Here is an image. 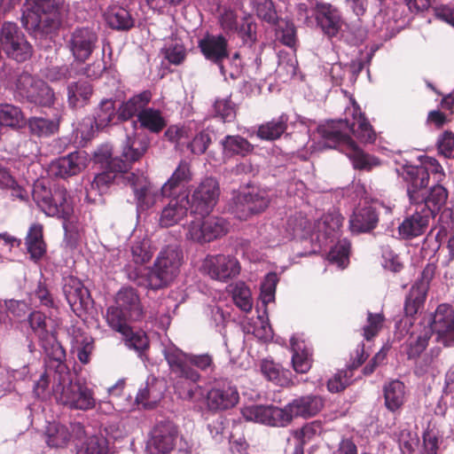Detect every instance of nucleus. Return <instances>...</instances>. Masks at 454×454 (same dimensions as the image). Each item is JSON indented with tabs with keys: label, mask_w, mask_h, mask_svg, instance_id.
<instances>
[{
	"label": "nucleus",
	"mask_w": 454,
	"mask_h": 454,
	"mask_svg": "<svg viewBox=\"0 0 454 454\" xmlns=\"http://www.w3.org/2000/svg\"><path fill=\"white\" fill-rule=\"evenodd\" d=\"M164 357L170 373L174 376L175 392L185 401H194L198 391L200 390L198 383L201 380V375L190 362L188 353L178 348H170L165 350Z\"/></svg>",
	"instance_id": "nucleus-4"
},
{
	"label": "nucleus",
	"mask_w": 454,
	"mask_h": 454,
	"mask_svg": "<svg viewBox=\"0 0 454 454\" xmlns=\"http://www.w3.org/2000/svg\"><path fill=\"white\" fill-rule=\"evenodd\" d=\"M239 402V394L236 386L228 380L216 381L206 395L207 408L216 413L234 408Z\"/></svg>",
	"instance_id": "nucleus-11"
},
{
	"label": "nucleus",
	"mask_w": 454,
	"mask_h": 454,
	"mask_svg": "<svg viewBox=\"0 0 454 454\" xmlns=\"http://www.w3.org/2000/svg\"><path fill=\"white\" fill-rule=\"evenodd\" d=\"M115 303L122 309L129 319L140 321L144 317V309L137 291L131 287H122L115 297Z\"/></svg>",
	"instance_id": "nucleus-28"
},
{
	"label": "nucleus",
	"mask_w": 454,
	"mask_h": 454,
	"mask_svg": "<svg viewBox=\"0 0 454 454\" xmlns=\"http://www.w3.org/2000/svg\"><path fill=\"white\" fill-rule=\"evenodd\" d=\"M351 243L348 239H343L331 248L328 254V260L336 263L339 267L345 268L349 262Z\"/></svg>",
	"instance_id": "nucleus-49"
},
{
	"label": "nucleus",
	"mask_w": 454,
	"mask_h": 454,
	"mask_svg": "<svg viewBox=\"0 0 454 454\" xmlns=\"http://www.w3.org/2000/svg\"><path fill=\"white\" fill-rule=\"evenodd\" d=\"M75 454H107L106 441L96 435L87 437L80 444L75 443Z\"/></svg>",
	"instance_id": "nucleus-54"
},
{
	"label": "nucleus",
	"mask_w": 454,
	"mask_h": 454,
	"mask_svg": "<svg viewBox=\"0 0 454 454\" xmlns=\"http://www.w3.org/2000/svg\"><path fill=\"white\" fill-rule=\"evenodd\" d=\"M125 177L134 192L138 209L145 211L152 207L156 202V192L153 190L150 182L144 175L128 173Z\"/></svg>",
	"instance_id": "nucleus-23"
},
{
	"label": "nucleus",
	"mask_w": 454,
	"mask_h": 454,
	"mask_svg": "<svg viewBox=\"0 0 454 454\" xmlns=\"http://www.w3.org/2000/svg\"><path fill=\"white\" fill-rule=\"evenodd\" d=\"M343 153L350 159L355 169L371 171L380 165L379 158L364 153L356 142L345 145Z\"/></svg>",
	"instance_id": "nucleus-33"
},
{
	"label": "nucleus",
	"mask_w": 454,
	"mask_h": 454,
	"mask_svg": "<svg viewBox=\"0 0 454 454\" xmlns=\"http://www.w3.org/2000/svg\"><path fill=\"white\" fill-rule=\"evenodd\" d=\"M239 23L237 12L231 9H225L218 19L220 27L226 35L235 34Z\"/></svg>",
	"instance_id": "nucleus-59"
},
{
	"label": "nucleus",
	"mask_w": 454,
	"mask_h": 454,
	"mask_svg": "<svg viewBox=\"0 0 454 454\" xmlns=\"http://www.w3.org/2000/svg\"><path fill=\"white\" fill-rule=\"evenodd\" d=\"M192 180L191 164L181 160L171 176L162 185L160 194L162 197L171 198L177 196L179 191Z\"/></svg>",
	"instance_id": "nucleus-26"
},
{
	"label": "nucleus",
	"mask_w": 454,
	"mask_h": 454,
	"mask_svg": "<svg viewBox=\"0 0 454 454\" xmlns=\"http://www.w3.org/2000/svg\"><path fill=\"white\" fill-rule=\"evenodd\" d=\"M63 293L71 309L77 315L92 308L93 300L82 282L74 276L63 279Z\"/></svg>",
	"instance_id": "nucleus-16"
},
{
	"label": "nucleus",
	"mask_w": 454,
	"mask_h": 454,
	"mask_svg": "<svg viewBox=\"0 0 454 454\" xmlns=\"http://www.w3.org/2000/svg\"><path fill=\"white\" fill-rule=\"evenodd\" d=\"M59 122L60 119L58 117L48 119L33 116L27 121V126L30 135L37 137H48L59 131Z\"/></svg>",
	"instance_id": "nucleus-40"
},
{
	"label": "nucleus",
	"mask_w": 454,
	"mask_h": 454,
	"mask_svg": "<svg viewBox=\"0 0 454 454\" xmlns=\"http://www.w3.org/2000/svg\"><path fill=\"white\" fill-rule=\"evenodd\" d=\"M25 245L30 258L37 262L46 253V244L43 240V226L39 223L33 224L26 237Z\"/></svg>",
	"instance_id": "nucleus-37"
},
{
	"label": "nucleus",
	"mask_w": 454,
	"mask_h": 454,
	"mask_svg": "<svg viewBox=\"0 0 454 454\" xmlns=\"http://www.w3.org/2000/svg\"><path fill=\"white\" fill-rule=\"evenodd\" d=\"M177 434V427L173 423H159L155 427L152 437V446L157 450V454H168L173 450Z\"/></svg>",
	"instance_id": "nucleus-25"
},
{
	"label": "nucleus",
	"mask_w": 454,
	"mask_h": 454,
	"mask_svg": "<svg viewBox=\"0 0 454 454\" xmlns=\"http://www.w3.org/2000/svg\"><path fill=\"white\" fill-rule=\"evenodd\" d=\"M454 324V310L449 304L438 305L432 316L430 326L440 337Z\"/></svg>",
	"instance_id": "nucleus-43"
},
{
	"label": "nucleus",
	"mask_w": 454,
	"mask_h": 454,
	"mask_svg": "<svg viewBox=\"0 0 454 454\" xmlns=\"http://www.w3.org/2000/svg\"><path fill=\"white\" fill-rule=\"evenodd\" d=\"M168 204L161 210L160 224L162 227H170L178 223L188 212L190 199L187 194L172 196Z\"/></svg>",
	"instance_id": "nucleus-24"
},
{
	"label": "nucleus",
	"mask_w": 454,
	"mask_h": 454,
	"mask_svg": "<svg viewBox=\"0 0 454 454\" xmlns=\"http://www.w3.org/2000/svg\"><path fill=\"white\" fill-rule=\"evenodd\" d=\"M205 215L195 217L187 226L186 238L199 244L207 243Z\"/></svg>",
	"instance_id": "nucleus-56"
},
{
	"label": "nucleus",
	"mask_w": 454,
	"mask_h": 454,
	"mask_svg": "<svg viewBox=\"0 0 454 454\" xmlns=\"http://www.w3.org/2000/svg\"><path fill=\"white\" fill-rule=\"evenodd\" d=\"M98 42V34L92 27H81L71 32L67 45L74 60L84 63L97 48Z\"/></svg>",
	"instance_id": "nucleus-14"
},
{
	"label": "nucleus",
	"mask_w": 454,
	"mask_h": 454,
	"mask_svg": "<svg viewBox=\"0 0 454 454\" xmlns=\"http://www.w3.org/2000/svg\"><path fill=\"white\" fill-rule=\"evenodd\" d=\"M235 34L242 39L244 43L252 45L256 41V24L251 18L244 17L241 19Z\"/></svg>",
	"instance_id": "nucleus-58"
},
{
	"label": "nucleus",
	"mask_w": 454,
	"mask_h": 454,
	"mask_svg": "<svg viewBox=\"0 0 454 454\" xmlns=\"http://www.w3.org/2000/svg\"><path fill=\"white\" fill-rule=\"evenodd\" d=\"M261 371L264 377L280 387H290L294 385L292 372L282 368L278 364L270 360H263L261 364Z\"/></svg>",
	"instance_id": "nucleus-42"
},
{
	"label": "nucleus",
	"mask_w": 454,
	"mask_h": 454,
	"mask_svg": "<svg viewBox=\"0 0 454 454\" xmlns=\"http://www.w3.org/2000/svg\"><path fill=\"white\" fill-rule=\"evenodd\" d=\"M203 267L212 278L220 281L233 278L240 272L239 261L231 255H209L205 259Z\"/></svg>",
	"instance_id": "nucleus-19"
},
{
	"label": "nucleus",
	"mask_w": 454,
	"mask_h": 454,
	"mask_svg": "<svg viewBox=\"0 0 454 454\" xmlns=\"http://www.w3.org/2000/svg\"><path fill=\"white\" fill-rule=\"evenodd\" d=\"M444 178L442 167L433 157L426 156L420 165L407 167L403 179L411 203L425 205L431 210L432 217H434L446 205L449 198L448 190L439 184Z\"/></svg>",
	"instance_id": "nucleus-1"
},
{
	"label": "nucleus",
	"mask_w": 454,
	"mask_h": 454,
	"mask_svg": "<svg viewBox=\"0 0 454 454\" xmlns=\"http://www.w3.org/2000/svg\"><path fill=\"white\" fill-rule=\"evenodd\" d=\"M128 320L129 319V316L121 309L117 304L115 306H111L106 310V321L110 327L121 333L129 327L128 325Z\"/></svg>",
	"instance_id": "nucleus-50"
},
{
	"label": "nucleus",
	"mask_w": 454,
	"mask_h": 454,
	"mask_svg": "<svg viewBox=\"0 0 454 454\" xmlns=\"http://www.w3.org/2000/svg\"><path fill=\"white\" fill-rule=\"evenodd\" d=\"M353 374L350 370H342L335 373L333 378L327 381V389L331 393H339L344 390L349 384Z\"/></svg>",
	"instance_id": "nucleus-60"
},
{
	"label": "nucleus",
	"mask_w": 454,
	"mask_h": 454,
	"mask_svg": "<svg viewBox=\"0 0 454 454\" xmlns=\"http://www.w3.org/2000/svg\"><path fill=\"white\" fill-rule=\"evenodd\" d=\"M0 43L4 53L17 62H25L32 56V46L16 23L4 22L3 24Z\"/></svg>",
	"instance_id": "nucleus-10"
},
{
	"label": "nucleus",
	"mask_w": 454,
	"mask_h": 454,
	"mask_svg": "<svg viewBox=\"0 0 454 454\" xmlns=\"http://www.w3.org/2000/svg\"><path fill=\"white\" fill-rule=\"evenodd\" d=\"M425 284L413 285L405 298L404 313L407 317H414L423 308L427 298Z\"/></svg>",
	"instance_id": "nucleus-45"
},
{
	"label": "nucleus",
	"mask_w": 454,
	"mask_h": 454,
	"mask_svg": "<svg viewBox=\"0 0 454 454\" xmlns=\"http://www.w3.org/2000/svg\"><path fill=\"white\" fill-rule=\"evenodd\" d=\"M215 113L223 121H231L236 116L234 103L229 98L217 99L214 105Z\"/></svg>",
	"instance_id": "nucleus-61"
},
{
	"label": "nucleus",
	"mask_w": 454,
	"mask_h": 454,
	"mask_svg": "<svg viewBox=\"0 0 454 454\" xmlns=\"http://www.w3.org/2000/svg\"><path fill=\"white\" fill-rule=\"evenodd\" d=\"M289 117L286 114L273 118L259 125L256 136L266 141H273L281 137L288 127Z\"/></svg>",
	"instance_id": "nucleus-34"
},
{
	"label": "nucleus",
	"mask_w": 454,
	"mask_h": 454,
	"mask_svg": "<svg viewBox=\"0 0 454 454\" xmlns=\"http://www.w3.org/2000/svg\"><path fill=\"white\" fill-rule=\"evenodd\" d=\"M190 362L192 363L193 367L205 372H212L215 369L214 357L208 353L205 354H192L188 353Z\"/></svg>",
	"instance_id": "nucleus-63"
},
{
	"label": "nucleus",
	"mask_w": 454,
	"mask_h": 454,
	"mask_svg": "<svg viewBox=\"0 0 454 454\" xmlns=\"http://www.w3.org/2000/svg\"><path fill=\"white\" fill-rule=\"evenodd\" d=\"M253 8L257 17L270 24L275 25L278 21V15L272 0H251Z\"/></svg>",
	"instance_id": "nucleus-48"
},
{
	"label": "nucleus",
	"mask_w": 454,
	"mask_h": 454,
	"mask_svg": "<svg viewBox=\"0 0 454 454\" xmlns=\"http://www.w3.org/2000/svg\"><path fill=\"white\" fill-rule=\"evenodd\" d=\"M383 394L386 408L395 412L398 411L405 401V386L398 380H394L384 385Z\"/></svg>",
	"instance_id": "nucleus-39"
},
{
	"label": "nucleus",
	"mask_w": 454,
	"mask_h": 454,
	"mask_svg": "<svg viewBox=\"0 0 454 454\" xmlns=\"http://www.w3.org/2000/svg\"><path fill=\"white\" fill-rule=\"evenodd\" d=\"M108 26L116 30H129L134 27V20L129 12L120 5L109 6L104 13Z\"/></svg>",
	"instance_id": "nucleus-38"
},
{
	"label": "nucleus",
	"mask_w": 454,
	"mask_h": 454,
	"mask_svg": "<svg viewBox=\"0 0 454 454\" xmlns=\"http://www.w3.org/2000/svg\"><path fill=\"white\" fill-rule=\"evenodd\" d=\"M220 187L216 179L207 177L195 188L190 200L191 212L203 215H208L217 203Z\"/></svg>",
	"instance_id": "nucleus-12"
},
{
	"label": "nucleus",
	"mask_w": 454,
	"mask_h": 454,
	"mask_svg": "<svg viewBox=\"0 0 454 454\" xmlns=\"http://www.w3.org/2000/svg\"><path fill=\"white\" fill-rule=\"evenodd\" d=\"M269 203V195L265 191L253 190L236 197L233 212L239 220H247L251 215L264 211Z\"/></svg>",
	"instance_id": "nucleus-17"
},
{
	"label": "nucleus",
	"mask_w": 454,
	"mask_h": 454,
	"mask_svg": "<svg viewBox=\"0 0 454 454\" xmlns=\"http://www.w3.org/2000/svg\"><path fill=\"white\" fill-rule=\"evenodd\" d=\"M25 123L24 114L19 106L11 104H0V125L13 129Z\"/></svg>",
	"instance_id": "nucleus-46"
},
{
	"label": "nucleus",
	"mask_w": 454,
	"mask_h": 454,
	"mask_svg": "<svg viewBox=\"0 0 454 454\" xmlns=\"http://www.w3.org/2000/svg\"><path fill=\"white\" fill-rule=\"evenodd\" d=\"M243 418L247 421L264 424L270 427H286L285 409L273 405H250L241 410Z\"/></svg>",
	"instance_id": "nucleus-18"
},
{
	"label": "nucleus",
	"mask_w": 454,
	"mask_h": 454,
	"mask_svg": "<svg viewBox=\"0 0 454 454\" xmlns=\"http://www.w3.org/2000/svg\"><path fill=\"white\" fill-rule=\"evenodd\" d=\"M379 221V210L372 206H365L354 211L349 219V227L355 233L371 232L378 226Z\"/></svg>",
	"instance_id": "nucleus-27"
},
{
	"label": "nucleus",
	"mask_w": 454,
	"mask_h": 454,
	"mask_svg": "<svg viewBox=\"0 0 454 454\" xmlns=\"http://www.w3.org/2000/svg\"><path fill=\"white\" fill-rule=\"evenodd\" d=\"M277 36L281 43L294 48L297 43V30L294 22L288 20H281L278 22Z\"/></svg>",
	"instance_id": "nucleus-52"
},
{
	"label": "nucleus",
	"mask_w": 454,
	"mask_h": 454,
	"mask_svg": "<svg viewBox=\"0 0 454 454\" xmlns=\"http://www.w3.org/2000/svg\"><path fill=\"white\" fill-rule=\"evenodd\" d=\"M124 337L125 344L129 348L135 349L138 353L149 348V340L146 333L143 331H134L130 326L121 333Z\"/></svg>",
	"instance_id": "nucleus-53"
},
{
	"label": "nucleus",
	"mask_w": 454,
	"mask_h": 454,
	"mask_svg": "<svg viewBox=\"0 0 454 454\" xmlns=\"http://www.w3.org/2000/svg\"><path fill=\"white\" fill-rule=\"evenodd\" d=\"M27 322L32 333L38 339L39 345L49 357L48 365L56 364L60 366V370H65L60 363L66 360V350L58 340L56 328L49 325L46 315L39 310L32 311L28 315Z\"/></svg>",
	"instance_id": "nucleus-7"
},
{
	"label": "nucleus",
	"mask_w": 454,
	"mask_h": 454,
	"mask_svg": "<svg viewBox=\"0 0 454 454\" xmlns=\"http://www.w3.org/2000/svg\"><path fill=\"white\" fill-rule=\"evenodd\" d=\"M183 257V251L177 244L163 247L148 270L146 286L152 290L168 287L179 274Z\"/></svg>",
	"instance_id": "nucleus-6"
},
{
	"label": "nucleus",
	"mask_w": 454,
	"mask_h": 454,
	"mask_svg": "<svg viewBox=\"0 0 454 454\" xmlns=\"http://www.w3.org/2000/svg\"><path fill=\"white\" fill-rule=\"evenodd\" d=\"M153 255V250L149 239L135 240L131 246V257L134 263L144 265L149 262Z\"/></svg>",
	"instance_id": "nucleus-51"
},
{
	"label": "nucleus",
	"mask_w": 454,
	"mask_h": 454,
	"mask_svg": "<svg viewBox=\"0 0 454 454\" xmlns=\"http://www.w3.org/2000/svg\"><path fill=\"white\" fill-rule=\"evenodd\" d=\"M437 148L441 154L446 158L454 157V133L444 131L437 140Z\"/></svg>",
	"instance_id": "nucleus-64"
},
{
	"label": "nucleus",
	"mask_w": 454,
	"mask_h": 454,
	"mask_svg": "<svg viewBox=\"0 0 454 454\" xmlns=\"http://www.w3.org/2000/svg\"><path fill=\"white\" fill-rule=\"evenodd\" d=\"M233 301L243 311L248 312L252 309L253 302L249 288L244 285L237 286L233 291Z\"/></svg>",
	"instance_id": "nucleus-62"
},
{
	"label": "nucleus",
	"mask_w": 454,
	"mask_h": 454,
	"mask_svg": "<svg viewBox=\"0 0 454 454\" xmlns=\"http://www.w3.org/2000/svg\"><path fill=\"white\" fill-rule=\"evenodd\" d=\"M149 145V139L145 137H128L122 145L121 154L111 158L106 170L95 176L90 187L86 188V199L95 201L96 196L105 193L117 178L127 182L125 176L129 173L132 164L144 157Z\"/></svg>",
	"instance_id": "nucleus-2"
},
{
	"label": "nucleus",
	"mask_w": 454,
	"mask_h": 454,
	"mask_svg": "<svg viewBox=\"0 0 454 454\" xmlns=\"http://www.w3.org/2000/svg\"><path fill=\"white\" fill-rule=\"evenodd\" d=\"M32 199L47 216L68 221L74 213L72 198L62 185L48 187L44 181L37 180L33 185Z\"/></svg>",
	"instance_id": "nucleus-5"
},
{
	"label": "nucleus",
	"mask_w": 454,
	"mask_h": 454,
	"mask_svg": "<svg viewBox=\"0 0 454 454\" xmlns=\"http://www.w3.org/2000/svg\"><path fill=\"white\" fill-rule=\"evenodd\" d=\"M314 16L317 27L329 38L336 36L344 24L340 10L328 3H317Z\"/></svg>",
	"instance_id": "nucleus-20"
},
{
	"label": "nucleus",
	"mask_w": 454,
	"mask_h": 454,
	"mask_svg": "<svg viewBox=\"0 0 454 454\" xmlns=\"http://www.w3.org/2000/svg\"><path fill=\"white\" fill-rule=\"evenodd\" d=\"M85 161L83 153L75 151L58 159L51 168L56 176L66 178L79 174L85 168Z\"/></svg>",
	"instance_id": "nucleus-31"
},
{
	"label": "nucleus",
	"mask_w": 454,
	"mask_h": 454,
	"mask_svg": "<svg viewBox=\"0 0 454 454\" xmlns=\"http://www.w3.org/2000/svg\"><path fill=\"white\" fill-rule=\"evenodd\" d=\"M93 93L92 85L86 81L71 82L67 86V103L73 108L86 106Z\"/></svg>",
	"instance_id": "nucleus-36"
},
{
	"label": "nucleus",
	"mask_w": 454,
	"mask_h": 454,
	"mask_svg": "<svg viewBox=\"0 0 454 454\" xmlns=\"http://www.w3.org/2000/svg\"><path fill=\"white\" fill-rule=\"evenodd\" d=\"M351 112L352 121H349L350 133L361 143H374L377 137L376 132L356 102L353 104Z\"/></svg>",
	"instance_id": "nucleus-29"
},
{
	"label": "nucleus",
	"mask_w": 454,
	"mask_h": 454,
	"mask_svg": "<svg viewBox=\"0 0 454 454\" xmlns=\"http://www.w3.org/2000/svg\"><path fill=\"white\" fill-rule=\"evenodd\" d=\"M153 94L149 90H143L121 102L117 108V120L120 123L130 121L133 117L138 115L152 100Z\"/></svg>",
	"instance_id": "nucleus-30"
},
{
	"label": "nucleus",
	"mask_w": 454,
	"mask_h": 454,
	"mask_svg": "<svg viewBox=\"0 0 454 454\" xmlns=\"http://www.w3.org/2000/svg\"><path fill=\"white\" fill-rule=\"evenodd\" d=\"M27 4L35 15L36 30L49 35L59 29L64 0H27Z\"/></svg>",
	"instance_id": "nucleus-9"
},
{
	"label": "nucleus",
	"mask_w": 454,
	"mask_h": 454,
	"mask_svg": "<svg viewBox=\"0 0 454 454\" xmlns=\"http://www.w3.org/2000/svg\"><path fill=\"white\" fill-rule=\"evenodd\" d=\"M198 48L204 58L217 66L221 74L225 76L223 62L230 58L229 43L225 35L207 33L198 42Z\"/></svg>",
	"instance_id": "nucleus-15"
},
{
	"label": "nucleus",
	"mask_w": 454,
	"mask_h": 454,
	"mask_svg": "<svg viewBox=\"0 0 454 454\" xmlns=\"http://www.w3.org/2000/svg\"><path fill=\"white\" fill-rule=\"evenodd\" d=\"M324 399L317 395H308L294 399L284 406L287 416V426L293 421L294 418L309 419L318 414L324 408Z\"/></svg>",
	"instance_id": "nucleus-21"
},
{
	"label": "nucleus",
	"mask_w": 454,
	"mask_h": 454,
	"mask_svg": "<svg viewBox=\"0 0 454 454\" xmlns=\"http://www.w3.org/2000/svg\"><path fill=\"white\" fill-rule=\"evenodd\" d=\"M60 364L66 369L60 371V366L58 365L57 368L56 364L48 365L50 371L54 370L52 383L54 394H59L61 403L71 409L82 411L93 409L96 405V399L92 389L84 382L71 380V373L66 360H62Z\"/></svg>",
	"instance_id": "nucleus-3"
},
{
	"label": "nucleus",
	"mask_w": 454,
	"mask_h": 454,
	"mask_svg": "<svg viewBox=\"0 0 454 454\" xmlns=\"http://www.w3.org/2000/svg\"><path fill=\"white\" fill-rule=\"evenodd\" d=\"M15 98L37 106H51L54 103V92L43 80L27 72H22L15 82Z\"/></svg>",
	"instance_id": "nucleus-8"
},
{
	"label": "nucleus",
	"mask_w": 454,
	"mask_h": 454,
	"mask_svg": "<svg viewBox=\"0 0 454 454\" xmlns=\"http://www.w3.org/2000/svg\"><path fill=\"white\" fill-rule=\"evenodd\" d=\"M385 317L382 313H367V324L363 327V336L366 340L377 336L383 326Z\"/></svg>",
	"instance_id": "nucleus-57"
},
{
	"label": "nucleus",
	"mask_w": 454,
	"mask_h": 454,
	"mask_svg": "<svg viewBox=\"0 0 454 454\" xmlns=\"http://www.w3.org/2000/svg\"><path fill=\"white\" fill-rule=\"evenodd\" d=\"M137 122L139 123L141 129L154 134H159L167 126V121L160 110L146 106L139 112L137 121H134V126L137 125Z\"/></svg>",
	"instance_id": "nucleus-35"
},
{
	"label": "nucleus",
	"mask_w": 454,
	"mask_h": 454,
	"mask_svg": "<svg viewBox=\"0 0 454 454\" xmlns=\"http://www.w3.org/2000/svg\"><path fill=\"white\" fill-rule=\"evenodd\" d=\"M317 133L329 148L343 153L345 145L355 142L350 137L349 120H331L317 127Z\"/></svg>",
	"instance_id": "nucleus-13"
},
{
	"label": "nucleus",
	"mask_w": 454,
	"mask_h": 454,
	"mask_svg": "<svg viewBox=\"0 0 454 454\" xmlns=\"http://www.w3.org/2000/svg\"><path fill=\"white\" fill-rule=\"evenodd\" d=\"M45 442L51 448H65L71 439L68 428L59 423H49L44 433Z\"/></svg>",
	"instance_id": "nucleus-44"
},
{
	"label": "nucleus",
	"mask_w": 454,
	"mask_h": 454,
	"mask_svg": "<svg viewBox=\"0 0 454 454\" xmlns=\"http://www.w3.org/2000/svg\"><path fill=\"white\" fill-rule=\"evenodd\" d=\"M94 125L97 129H103L111 125L120 124L117 120L115 101L112 98L102 99L94 111Z\"/></svg>",
	"instance_id": "nucleus-32"
},
{
	"label": "nucleus",
	"mask_w": 454,
	"mask_h": 454,
	"mask_svg": "<svg viewBox=\"0 0 454 454\" xmlns=\"http://www.w3.org/2000/svg\"><path fill=\"white\" fill-rule=\"evenodd\" d=\"M414 212L406 216L398 226V233L403 239H412L424 234L429 225L432 213L425 205H415Z\"/></svg>",
	"instance_id": "nucleus-22"
},
{
	"label": "nucleus",
	"mask_w": 454,
	"mask_h": 454,
	"mask_svg": "<svg viewBox=\"0 0 454 454\" xmlns=\"http://www.w3.org/2000/svg\"><path fill=\"white\" fill-rule=\"evenodd\" d=\"M323 432V423L320 420H313L305 423L301 428L293 431L292 434L298 441L295 446H301L304 450L305 444L312 441Z\"/></svg>",
	"instance_id": "nucleus-47"
},
{
	"label": "nucleus",
	"mask_w": 454,
	"mask_h": 454,
	"mask_svg": "<svg viewBox=\"0 0 454 454\" xmlns=\"http://www.w3.org/2000/svg\"><path fill=\"white\" fill-rule=\"evenodd\" d=\"M205 219L207 243L214 241L227 233L228 223L223 218L207 215L205 216Z\"/></svg>",
	"instance_id": "nucleus-55"
},
{
	"label": "nucleus",
	"mask_w": 454,
	"mask_h": 454,
	"mask_svg": "<svg viewBox=\"0 0 454 454\" xmlns=\"http://www.w3.org/2000/svg\"><path fill=\"white\" fill-rule=\"evenodd\" d=\"M225 157L246 156L254 150L253 145L239 135H227L220 142Z\"/></svg>",
	"instance_id": "nucleus-41"
}]
</instances>
